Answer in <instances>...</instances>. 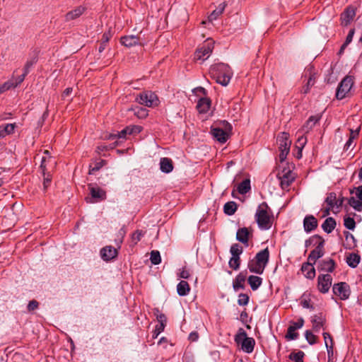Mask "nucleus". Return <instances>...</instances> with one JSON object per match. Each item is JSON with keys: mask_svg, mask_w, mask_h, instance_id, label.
Here are the masks:
<instances>
[{"mask_svg": "<svg viewBox=\"0 0 362 362\" xmlns=\"http://www.w3.org/2000/svg\"><path fill=\"white\" fill-rule=\"evenodd\" d=\"M232 127L230 123L226 120L218 122L214 124L211 127V134L214 138L218 142L223 144L229 138Z\"/></svg>", "mask_w": 362, "mask_h": 362, "instance_id": "nucleus-1", "label": "nucleus"}, {"mask_svg": "<svg viewBox=\"0 0 362 362\" xmlns=\"http://www.w3.org/2000/svg\"><path fill=\"white\" fill-rule=\"evenodd\" d=\"M211 73L218 83L222 86H227L231 78L230 67L225 64H218L211 69Z\"/></svg>", "mask_w": 362, "mask_h": 362, "instance_id": "nucleus-2", "label": "nucleus"}, {"mask_svg": "<svg viewBox=\"0 0 362 362\" xmlns=\"http://www.w3.org/2000/svg\"><path fill=\"white\" fill-rule=\"evenodd\" d=\"M267 209V204L262 203L255 213V220L261 230H269L272 226V217L269 214Z\"/></svg>", "mask_w": 362, "mask_h": 362, "instance_id": "nucleus-3", "label": "nucleus"}, {"mask_svg": "<svg viewBox=\"0 0 362 362\" xmlns=\"http://www.w3.org/2000/svg\"><path fill=\"white\" fill-rule=\"evenodd\" d=\"M234 340L237 344L241 345V349L244 352L251 354L254 351L255 340L252 337H247V333L243 328L238 329Z\"/></svg>", "mask_w": 362, "mask_h": 362, "instance_id": "nucleus-4", "label": "nucleus"}, {"mask_svg": "<svg viewBox=\"0 0 362 362\" xmlns=\"http://www.w3.org/2000/svg\"><path fill=\"white\" fill-rule=\"evenodd\" d=\"M279 148V160L284 162L290 151L291 141L289 139V134L286 132H281L276 139Z\"/></svg>", "mask_w": 362, "mask_h": 362, "instance_id": "nucleus-5", "label": "nucleus"}, {"mask_svg": "<svg viewBox=\"0 0 362 362\" xmlns=\"http://www.w3.org/2000/svg\"><path fill=\"white\" fill-rule=\"evenodd\" d=\"M277 178L279 180L280 187L284 190H288L291 185L296 179L295 173L289 168H284L277 173Z\"/></svg>", "mask_w": 362, "mask_h": 362, "instance_id": "nucleus-6", "label": "nucleus"}, {"mask_svg": "<svg viewBox=\"0 0 362 362\" xmlns=\"http://www.w3.org/2000/svg\"><path fill=\"white\" fill-rule=\"evenodd\" d=\"M137 102L148 107H156L159 104L157 95L151 91H144L136 98Z\"/></svg>", "mask_w": 362, "mask_h": 362, "instance_id": "nucleus-7", "label": "nucleus"}, {"mask_svg": "<svg viewBox=\"0 0 362 362\" xmlns=\"http://www.w3.org/2000/svg\"><path fill=\"white\" fill-rule=\"evenodd\" d=\"M354 84V79L351 76H347L340 82L337 89L336 97L342 100L349 95Z\"/></svg>", "mask_w": 362, "mask_h": 362, "instance_id": "nucleus-8", "label": "nucleus"}, {"mask_svg": "<svg viewBox=\"0 0 362 362\" xmlns=\"http://www.w3.org/2000/svg\"><path fill=\"white\" fill-rule=\"evenodd\" d=\"M214 49V41L208 39L202 46L196 50L194 53V59L196 60L204 61L211 55Z\"/></svg>", "mask_w": 362, "mask_h": 362, "instance_id": "nucleus-9", "label": "nucleus"}, {"mask_svg": "<svg viewBox=\"0 0 362 362\" xmlns=\"http://www.w3.org/2000/svg\"><path fill=\"white\" fill-rule=\"evenodd\" d=\"M332 291L334 295L342 300L348 299L351 293L350 287L346 282H339L334 284Z\"/></svg>", "mask_w": 362, "mask_h": 362, "instance_id": "nucleus-10", "label": "nucleus"}, {"mask_svg": "<svg viewBox=\"0 0 362 362\" xmlns=\"http://www.w3.org/2000/svg\"><path fill=\"white\" fill-rule=\"evenodd\" d=\"M332 282V277L330 274H320L317 277V288L320 292L326 293L329 291Z\"/></svg>", "mask_w": 362, "mask_h": 362, "instance_id": "nucleus-11", "label": "nucleus"}, {"mask_svg": "<svg viewBox=\"0 0 362 362\" xmlns=\"http://www.w3.org/2000/svg\"><path fill=\"white\" fill-rule=\"evenodd\" d=\"M323 247L324 241L322 240L319 243L317 246L310 252L308 257V261L315 264L319 258L322 257L324 255Z\"/></svg>", "mask_w": 362, "mask_h": 362, "instance_id": "nucleus-12", "label": "nucleus"}, {"mask_svg": "<svg viewBox=\"0 0 362 362\" xmlns=\"http://www.w3.org/2000/svg\"><path fill=\"white\" fill-rule=\"evenodd\" d=\"M100 256L104 261H110L117 255V250L112 246H105L100 250Z\"/></svg>", "mask_w": 362, "mask_h": 362, "instance_id": "nucleus-13", "label": "nucleus"}, {"mask_svg": "<svg viewBox=\"0 0 362 362\" xmlns=\"http://www.w3.org/2000/svg\"><path fill=\"white\" fill-rule=\"evenodd\" d=\"M247 279V272H240L233 281V288L235 291L245 288V282Z\"/></svg>", "mask_w": 362, "mask_h": 362, "instance_id": "nucleus-14", "label": "nucleus"}, {"mask_svg": "<svg viewBox=\"0 0 362 362\" xmlns=\"http://www.w3.org/2000/svg\"><path fill=\"white\" fill-rule=\"evenodd\" d=\"M313 329L315 332H318L320 328H324L326 323L325 316L322 313L315 315L311 317Z\"/></svg>", "mask_w": 362, "mask_h": 362, "instance_id": "nucleus-15", "label": "nucleus"}, {"mask_svg": "<svg viewBox=\"0 0 362 362\" xmlns=\"http://www.w3.org/2000/svg\"><path fill=\"white\" fill-rule=\"evenodd\" d=\"M317 226V220L313 215H308L303 220V228L306 233H310Z\"/></svg>", "mask_w": 362, "mask_h": 362, "instance_id": "nucleus-16", "label": "nucleus"}, {"mask_svg": "<svg viewBox=\"0 0 362 362\" xmlns=\"http://www.w3.org/2000/svg\"><path fill=\"white\" fill-rule=\"evenodd\" d=\"M90 194L93 199L91 202H98L105 199V192L98 187H90Z\"/></svg>", "mask_w": 362, "mask_h": 362, "instance_id": "nucleus-17", "label": "nucleus"}, {"mask_svg": "<svg viewBox=\"0 0 362 362\" xmlns=\"http://www.w3.org/2000/svg\"><path fill=\"white\" fill-rule=\"evenodd\" d=\"M313 264V263L309 261L302 264L301 271L304 274L305 277L308 279H313L315 276V269Z\"/></svg>", "mask_w": 362, "mask_h": 362, "instance_id": "nucleus-18", "label": "nucleus"}, {"mask_svg": "<svg viewBox=\"0 0 362 362\" xmlns=\"http://www.w3.org/2000/svg\"><path fill=\"white\" fill-rule=\"evenodd\" d=\"M254 259L265 268L269 260V251L268 247L258 252Z\"/></svg>", "mask_w": 362, "mask_h": 362, "instance_id": "nucleus-19", "label": "nucleus"}, {"mask_svg": "<svg viewBox=\"0 0 362 362\" xmlns=\"http://www.w3.org/2000/svg\"><path fill=\"white\" fill-rule=\"evenodd\" d=\"M356 15L355 10L353 8H347L341 16V25L346 26L354 19Z\"/></svg>", "mask_w": 362, "mask_h": 362, "instance_id": "nucleus-20", "label": "nucleus"}, {"mask_svg": "<svg viewBox=\"0 0 362 362\" xmlns=\"http://www.w3.org/2000/svg\"><path fill=\"white\" fill-rule=\"evenodd\" d=\"M247 268L250 272L257 274H262L265 269L263 265H261V264H259L254 258L248 262Z\"/></svg>", "mask_w": 362, "mask_h": 362, "instance_id": "nucleus-21", "label": "nucleus"}, {"mask_svg": "<svg viewBox=\"0 0 362 362\" xmlns=\"http://www.w3.org/2000/svg\"><path fill=\"white\" fill-rule=\"evenodd\" d=\"M335 268V262L332 259H323L320 262L319 269L320 271L332 272Z\"/></svg>", "mask_w": 362, "mask_h": 362, "instance_id": "nucleus-22", "label": "nucleus"}, {"mask_svg": "<svg viewBox=\"0 0 362 362\" xmlns=\"http://www.w3.org/2000/svg\"><path fill=\"white\" fill-rule=\"evenodd\" d=\"M85 10H86L85 7H83L82 6H78L77 8L68 12L65 15V21H73L74 19L78 18L83 13Z\"/></svg>", "mask_w": 362, "mask_h": 362, "instance_id": "nucleus-23", "label": "nucleus"}, {"mask_svg": "<svg viewBox=\"0 0 362 362\" xmlns=\"http://www.w3.org/2000/svg\"><path fill=\"white\" fill-rule=\"evenodd\" d=\"M250 231L247 228H241L238 230L236 233V239L243 243L247 245L248 240H249V235H250Z\"/></svg>", "mask_w": 362, "mask_h": 362, "instance_id": "nucleus-24", "label": "nucleus"}, {"mask_svg": "<svg viewBox=\"0 0 362 362\" xmlns=\"http://www.w3.org/2000/svg\"><path fill=\"white\" fill-rule=\"evenodd\" d=\"M211 106V100L208 98H202L199 100L197 109L199 113H206Z\"/></svg>", "mask_w": 362, "mask_h": 362, "instance_id": "nucleus-25", "label": "nucleus"}, {"mask_svg": "<svg viewBox=\"0 0 362 362\" xmlns=\"http://www.w3.org/2000/svg\"><path fill=\"white\" fill-rule=\"evenodd\" d=\"M160 169L163 173H169L173 170V161L168 158H162L160 160Z\"/></svg>", "mask_w": 362, "mask_h": 362, "instance_id": "nucleus-26", "label": "nucleus"}, {"mask_svg": "<svg viewBox=\"0 0 362 362\" xmlns=\"http://www.w3.org/2000/svg\"><path fill=\"white\" fill-rule=\"evenodd\" d=\"M121 43L127 47H131L139 44L138 37L135 35H129L121 37Z\"/></svg>", "mask_w": 362, "mask_h": 362, "instance_id": "nucleus-27", "label": "nucleus"}, {"mask_svg": "<svg viewBox=\"0 0 362 362\" xmlns=\"http://www.w3.org/2000/svg\"><path fill=\"white\" fill-rule=\"evenodd\" d=\"M320 120V117L317 115L310 116L305 124L302 127V132L303 133H308L311 130L315 124Z\"/></svg>", "mask_w": 362, "mask_h": 362, "instance_id": "nucleus-28", "label": "nucleus"}, {"mask_svg": "<svg viewBox=\"0 0 362 362\" xmlns=\"http://www.w3.org/2000/svg\"><path fill=\"white\" fill-rule=\"evenodd\" d=\"M322 335L324 337L327 355L329 358L333 355V339L331 335L327 332H323Z\"/></svg>", "mask_w": 362, "mask_h": 362, "instance_id": "nucleus-29", "label": "nucleus"}, {"mask_svg": "<svg viewBox=\"0 0 362 362\" xmlns=\"http://www.w3.org/2000/svg\"><path fill=\"white\" fill-rule=\"evenodd\" d=\"M325 203L327 206H330V208H333L337 211V194L335 192H329L327 194V197L325 199Z\"/></svg>", "mask_w": 362, "mask_h": 362, "instance_id": "nucleus-30", "label": "nucleus"}, {"mask_svg": "<svg viewBox=\"0 0 362 362\" xmlns=\"http://www.w3.org/2000/svg\"><path fill=\"white\" fill-rule=\"evenodd\" d=\"M177 291L178 295L180 296H185L188 295L190 291L189 284L187 281L182 280L177 286Z\"/></svg>", "mask_w": 362, "mask_h": 362, "instance_id": "nucleus-31", "label": "nucleus"}, {"mask_svg": "<svg viewBox=\"0 0 362 362\" xmlns=\"http://www.w3.org/2000/svg\"><path fill=\"white\" fill-rule=\"evenodd\" d=\"M336 226V221L332 217H329L325 219L324 223L322 224V228L327 233H330L333 231Z\"/></svg>", "mask_w": 362, "mask_h": 362, "instance_id": "nucleus-32", "label": "nucleus"}, {"mask_svg": "<svg viewBox=\"0 0 362 362\" xmlns=\"http://www.w3.org/2000/svg\"><path fill=\"white\" fill-rule=\"evenodd\" d=\"M247 281L252 291H256L262 284V279L258 276L251 275L248 277Z\"/></svg>", "mask_w": 362, "mask_h": 362, "instance_id": "nucleus-33", "label": "nucleus"}, {"mask_svg": "<svg viewBox=\"0 0 362 362\" xmlns=\"http://www.w3.org/2000/svg\"><path fill=\"white\" fill-rule=\"evenodd\" d=\"M361 257L356 253H351L346 257V263L351 268H356L360 262Z\"/></svg>", "mask_w": 362, "mask_h": 362, "instance_id": "nucleus-34", "label": "nucleus"}, {"mask_svg": "<svg viewBox=\"0 0 362 362\" xmlns=\"http://www.w3.org/2000/svg\"><path fill=\"white\" fill-rule=\"evenodd\" d=\"M44 153L46 154L47 156H43L42 158L40 168L45 173V172L47 170V163H50L52 165H54L56 164V162L52 159L49 153L47 150H45L44 151Z\"/></svg>", "mask_w": 362, "mask_h": 362, "instance_id": "nucleus-35", "label": "nucleus"}, {"mask_svg": "<svg viewBox=\"0 0 362 362\" xmlns=\"http://www.w3.org/2000/svg\"><path fill=\"white\" fill-rule=\"evenodd\" d=\"M312 70V67H310L306 70L305 75L307 74L308 72H309V78L306 86L304 87V93H307L309 91L310 87L313 86L315 83V74L313 73Z\"/></svg>", "mask_w": 362, "mask_h": 362, "instance_id": "nucleus-36", "label": "nucleus"}, {"mask_svg": "<svg viewBox=\"0 0 362 362\" xmlns=\"http://www.w3.org/2000/svg\"><path fill=\"white\" fill-rule=\"evenodd\" d=\"M250 189V180L249 179L244 180L238 185L237 187V190L240 194H245L247 193Z\"/></svg>", "mask_w": 362, "mask_h": 362, "instance_id": "nucleus-37", "label": "nucleus"}, {"mask_svg": "<svg viewBox=\"0 0 362 362\" xmlns=\"http://www.w3.org/2000/svg\"><path fill=\"white\" fill-rule=\"evenodd\" d=\"M348 204L356 211H362V201L355 197L348 199Z\"/></svg>", "mask_w": 362, "mask_h": 362, "instance_id": "nucleus-38", "label": "nucleus"}, {"mask_svg": "<svg viewBox=\"0 0 362 362\" xmlns=\"http://www.w3.org/2000/svg\"><path fill=\"white\" fill-rule=\"evenodd\" d=\"M237 210V204L235 202H228L224 204L223 211L226 214L231 216Z\"/></svg>", "mask_w": 362, "mask_h": 362, "instance_id": "nucleus-39", "label": "nucleus"}, {"mask_svg": "<svg viewBox=\"0 0 362 362\" xmlns=\"http://www.w3.org/2000/svg\"><path fill=\"white\" fill-rule=\"evenodd\" d=\"M225 8V6L223 4H220L218 7L213 11V12L209 16V21L212 22L216 20L223 11Z\"/></svg>", "mask_w": 362, "mask_h": 362, "instance_id": "nucleus-40", "label": "nucleus"}, {"mask_svg": "<svg viewBox=\"0 0 362 362\" xmlns=\"http://www.w3.org/2000/svg\"><path fill=\"white\" fill-rule=\"evenodd\" d=\"M305 354L302 351H298V352H292L289 355V359L293 361V362H303Z\"/></svg>", "mask_w": 362, "mask_h": 362, "instance_id": "nucleus-41", "label": "nucleus"}, {"mask_svg": "<svg viewBox=\"0 0 362 362\" xmlns=\"http://www.w3.org/2000/svg\"><path fill=\"white\" fill-rule=\"evenodd\" d=\"M358 131L351 130L350 136L344 145L345 150H349L351 147V146L353 145V143H354V140L358 136Z\"/></svg>", "mask_w": 362, "mask_h": 362, "instance_id": "nucleus-42", "label": "nucleus"}, {"mask_svg": "<svg viewBox=\"0 0 362 362\" xmlns=\"http://www.w3.org/2000/svg\"><path fill=\"white\" fill-rule=\"evenodd\" d=\"M294 327L290 325L287 329V332L286 334V338L288 340H295L298 338V334L296 332Z\"/></svg>", "mask_w": 362, "mask_h": 362, "instance_id": "nucleus-43", "label": "nucleus"}, {"mask_svg": "<svg viewBox=\"0 0 362 362\" xmlns=\"http://www.w3.org/2000/svg\"><path fill=\"white\" fill-rule=\"evenodd\" d=\"M151 262L153 264L157 265L160 263L161 257L158 250H152L150 257Z\"/></svg>", "mask_w": 362, "mask_h": 362, "instance_id": "nucleus-44", "label": "nucleus"}, {"mask_svg": "<svg viewBox=\"0 0 362 362\" xmlns=\"http://www.w3.org/2000/svg\"><path fill=\"white\" fill-rule=\"evenodd\" d=\"M230 252L232 257H240V255L243 252V247L235 243L231 245Z\"/></svg>", "mask_w": 362, "mask_h": 362, "instance_id": "nucleus-45", "label": "nucleus"}, {"mask_svg": "<svg viewBox=\"0 0 362 362\" xmlns=\"http://www.w3.org/2000/svg\"><path fill=\"white\" fill-rule=\"evenodd\" d=\"M354 29H351L346 36L344 43L341 45L339 53H341L346 47L352 41L354 35Z\"/></svg>", "mask_w": 362, "mask_h": 362, "instance_id": "nucleus-46", "label": "nucleus"}, {"mask_svg": "<svg viewBox=\"0 0 362 362\" xmlns=\"http://www.w3.org/2000/svg\"><path fill=\"white\" fill-rule=\"evenodd\" d=\"M305 337L309 344L313 345L317 342V337L310 330H306Z\"/></svg>", "mask_w": 362, "mask_h": 362, "instance_id": "nucleus-47", "label": "nucleus"}, {"mask_svg": "<svg viewBox=\"0 0 362 362\" xmlns=\"http://www.w3.org/2000/svg\"><path fill=\"white\" fill-rule=\"evenodd\" d=\"M344 225L349 230H354L356 227V222L351 217H345L344 219Z\"/></svg>", "mask_w": 362, "mask_h": 362, "instance_id": "nucleus-48", "label": "nucleus"}, {"mask_svg": "<svg viewBox=\"0 0 362 362\" xmlns=\"http://www.w3.org/2000/svg\"><path fill=\"white\" fill-rule=\"evenodd\" d=\"M144 235V233L142 230H137L132 235V242L133 245H136L139 242L141 238Z\"/></svg>", "mask_w": 362, "mask_h": 362, "instance_id": "nucleus-49", "label": "nucleus"}, {"mask_svg": "<svg viewBox=\"0 0 362 362\" xmlns=\"http://www.w3.org/2000/svg\"><path fill=\"white\" fill-rule=\"evenodd\" d=\"M300 304L304 308L314 310L313 305L310 303V299L305 294L302 296Z\"/></svg>", "mask_w": 362, "mask_h": 362, "instance_id": "nucleus-50", "label": "nucleus"}, {"mask_svg": "<svg viewBox=\"0 0 362 362\" xmlns=\"http://www.w3.org/2000/svg\"><path fill=\"white\" fill-rule=\"evenodd\" d=\"M306 143H307L306 137H305L303 136H300L298 137V139L297 140V142H296V147L298 148L299 150H300V152L298 153L299 156H298V158L301 157V150L305 146Z\"/></svg>", "mask_w": 362, "mask_h": 362, "instance_id": "nucleus-51", "label": "nucleus"}, {"mask_svg": "<svg viewBox=\"0 0 362 362\" xmlns=\"http://www.w3.org/2000/svg\"><path fill=\"white\" fill-rule=\"evenodd\" d=\"M37 61V57L36 55H34L31 58L27 60L25 66H24V71L26 73H29L30 69L32 67L33 65H34Z\"/></svg>", "mask_w": 362, "mask_h": 362, "instance_id": "nucleus-52", "label": "nucleus"}, {"mask_svg": "<svg viewBox=\"0 0 362 362\" xmlns=\"http://www.w3.org/2000/svg\"><path fill=\"white\" fill-rule=\"evenodd\" d=\"M15 87L16 84H14V82L13 81H8L4 83L3 84L0 85V94Z\"/></svg>", "mask_w": 362, "mask_h": 362, "instance_id": "nucleus-53", "label": "nucleus"}, {"mask_svg": "<svg viewBox=\"0 0 362 362\" xmlns=\"http://www.w3.org/2000/svg\"><path fill=\"white\" fill-rule=\"evenodd\" d=\"M240 257H232L229 260V266L234 270H238L240 267Z\"/></svg>", "mask_w": 362, "mask_h": 362, "instance_id": "nucleus-54", "label": "nucleus"}, {"mask_svg": "<svg viewBox=\"0 0 362 362\" xmlns=\"http://www.w3.org/2000/svg\"><path fill=\"white\" fill-rule=\"evenodd\" d=\"M249 302V296L245 293H240L238 296V303L240 305H246Z\"/></svg>", "mask_w": 362, "mask_h": 362, "instance_id": "nucleus-55", "label": "nucleus"}, {"mask_svg": "<svg viewBox=\"0 0 362 362\" xmlns=\"http://www.w3.org/2000/svg\"><path fill=\"white\" fill-rule=\"evenodd\" d=\"M135 115H136L139 118L143 119L147 117L148 111L146 108L139 107L135 110Z\"/></svg>", "mask_w": 362, "mask_h": 362, "instance_id": "nucleus-56", "label": "nucleus"}, {"mask_svg": "<svg viewBox=\"0 0 362 362\" xmlns=\"http://www.w3.org/2000/svg\"><path fill=\"white\" fill-rule=\"evenodd\" d=\"M128 134L126 129H122L120 132H118L117 134H112L109 136L110 139H114L116 138L124 139L126 137V135Z\"/></svg>", "mask_w": 362, "mask_h": 362, "instance_id": "nucleus-57", "label": "nucleus"}, {"mask_svg": "<svg viewBox=\"0 0 362 362\" xmlns=\"http://www.w3.org/2000/svg\"><path fill=\"white\" fill-rule=\"evenodd\" d=\"M15 127H16L15 124H7L5 126H3L4 132L5 134V136L13 134L14 132Z\"/></svg>", "mask_w": 362, "mask_h": 362, "instance_id": "nucleus-58", "label": "nucleus"}, {"mask_svg": "<svg viewBox=\"0 0 362 362\" xmlns=\"http://www.w3.org/2000/svg\"><path fill=\"white\" fill-rule=\"evenodd\" d=\"M165 328V325H163L162 324H158L156 326L155 329L153 331V337L157 338L158 336L163 332Z\"/></svg>", "mask_w": 362, "mask_h": 362, "instance_id": "nucleus-59", "label": "nucleus"}, {"mask_svg": "<svg viewBox=\"0 0 362 362\" xmlns=\"http://www.w3.org/2000/svg\"><path fill=\"white\" fill-rule=\"evenodd\" d=\"M156 312L158 314H156V318L159 324H162L163 325L165 326L167 318L165 315L163 313H160L158 310H156Z\"/></svg>", "mask_w": 362, "mask_h": 362, "instance_id": "nucleus-60", "label": "nucleus"}, {"mask_svg": "<svg viewBox=\"0 0 362 362\" xmlns=\"http://www.w3.org/2000/svg\"><path fill=\"white\" fill-rule=\"evenodd\" d=\"M190 276L189 271L186 269V267H182L179 274L180 278L182 279H188Z\"/></svg>", "mask_w": 362, "mask_h": 362, "instance_id": "nucleus-61", "label": "nucleus"}, {"mask_svg": "<svg viewBox=\"0 0 362 362\" xmlns=\"http://www.w3.org/2000/svg\"><path fill=\"white\" fill-rule=\"evenodd\" d=\"M304 325V320L303 318H300L298 322H292V325H291L293 327L295 328V329H298L301 328Z\"/></svg>", "mask_w": 362, "mask_h": 362, "instance_id": "nucleus-62", "label": "nucleus"}, {"mask_svg": "<svg viewBox=\"0 0 362 362\" xmlns=\"http://www.w3.org/2000/svg\"><path fill=\"white\" fill-rule=\"evenodd\" d=\"M354 190L355 192V197L362 201V185L354 187Z\"/></svg>", "mask_w": 362, "mask_h": 362, "instance_id": "nucleus-63", "label": "nucleus"}, {"mask_svg": "<svg viewBox=\"0 0 362 362\" xmlns=\"http://www.w3.org/2000/svg\"><path fill=\"white\" fill-rule=\"evenodd\" d=\"M38 307V302L33 300H31L29 302L28 305V310L29 311H33L35 309H37Z\"/></svg>", "mask_w": 362, "mask_h": 362, "instance_id": "nucleus-64", "label": "nucleus"}]
</instances>
